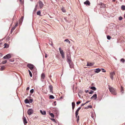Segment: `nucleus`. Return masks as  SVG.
I'll return each instance as SVG.
<instances>
[{
  "instance_id": "nucleus-1",
  "label": "nucleus",
  "mask_w": 125,
  "mask_h": 125,
  "mask_svg": "<svg viewBox=\"0 0 125 125\" xmlns=\"http://www.w3.org/2000/svg\"><path fill=\"white\" fill-rule=\"evenodd\" d=\"M109 89L111 93L114 95H116L117 94L116 90L113 87L109 86Z\"/></svg>"
},
{
  "instance_id": "nucleus-2",
  "label": "nucleus",
  "mask_w": 125,
  "mask_h": 125,
  "mask_svg": "<svg viewBox=\"0 0 125 125\" xmlns=\"http://www.w3.org/2000/svg\"><path fill=\"white\" fill-rule=\"evenodd\" d=\"M59 50L62 58H65L64 53L63 50H62L61 48L60 47L59 48Z\"/></svg>"
},
{
  "instance_id": "nucleus-3",
  "label": "nucleus",
  "mask_w": 125,
  "mask_h": 125,
  "mask_svg": "<svg viewBox=\"0 0 125 125\" xmlns=\"http://www.w3.org/2000/svg\"><path fill=\"white\" fill-rule=\"evenodd\" d=\"M39 5L41 9H42L43 6L44 4L42 2L41 0H39L38 2Z\"/></svg>"
},
{
  "instance_id": "nucleus-4",
  "label": "nucleus",
  "mask_w": 125,
  "mask_h": 125,
  "mask_svg": "<svg viewBox=\"0 0 125 125\" xmlns=\"http://www.w3.org/2000/svg\"><path fill=\"white\" fill-rule=\"evenodd\" d=\"M67 61L68 63L71 62V59L70 55H68L67 57Z\"/></svg>"
},
{
  "instance_id": "nucleus-5",
  "label": "nucleus",
  "mask_w": 125,
  "mask_h": 125,
  "mask_svg": "<svg viewBox=\"0 0 125 125\" xmlns=\"http://www.w3.org/2000/svg\"><path fill=\"white\" fill-rule=\"evenodd\" d=\"M27 66L31 70H32L33 69L34 65L31 64H28L27 65Z\"/></svg>"
},
{
  "instance_id": "nucleus-6",
  "label": "nucleus",
  "mask_w": 125,
  "mask_h": 125,
  "mask_svg": "<svg viewBox=\"0 0 125 125\" xmlns=\"http://www.w3.org/2000/svg\"><path fill=\"white\" fill-rule=\"evenodd\" d=\"M115 73L114 72H112L110 73V77L112 80L113 79V77L115 75Z\"/></svg>"
},
{
  "instance_id": "nucleus-7",
  "label": "nucleus",
  "mask_w": 125,
  "mask_h": 125,
  "mask_svg": "<svg viewBox=\"0 0 125 125\" xmlns=\"http://www.w3.org/2000/svg\"><path fill=\"white\" fill-rule=\"evenodd\" d=\"M33 110L31 109H29L27 111V113L29 115H30L33 114Z\"/></svg>"
},
{
  "instance_id": "nucleus-8",
  "label": "nucleus",
  "mask_w": 125,
  "mask_h": 125,
  "mask_svg": "<svg viewBox=\"0 0 125 125\" xmlns=\"http://www.w3.org/2000/svg\"><path fill=\"white\" fill-rule=\"evenodd\" d=\"M11 55L9 54L4 56L3 57V58L4 59H9L11 57Z\"/></svg>"
},
{
  "instance_id": "nucleus-9",
  "label": "nucleus",
  "mask_w": 125,
  "mask_h": 125,
  "mask_svg": "<svg viewBox=\"0 0 125 125\" xmlns=\"http://www.w3.org/2000/svg\"><path fill=\"white\" fill-rule=\"evenodd\" d=\"M97 95L96 94H95L91 98V99L94 100L96 99L97 98Z\"/></svg>"
},
{
  "instance_id": "nucleus-10",
  "label": "nucleus",
  "mask_w": 125,
  "mask_h": 125,
  "mask_svg": "<svg viewBox=\"0 0 125 125\" xmlns=\"http://www.w3.org/2000/svg\"><path fill=\"white\" fill-rule=\"evenodd\" d=\"M84 4L86 5L87 6V5L89 6L90 4V2L88 0H87L86 1L84 2Z\"/></svg>"
},
{
  "instance_id": "nucleus-11",
  "label": "nucleus",
  "mask_w": 125,
  "mask_h": 125,
  "mask_svg": "<svg viewBox=\"0 0 125 125\" xmlns=\"http://www.w3.org/2000/svg\"><path fill=\"white\" fill-rule=\"evenodd\" d=\"M70 67V68H72L73 67V63L72 62H70V63H68Z\"/></svg>"
},
{
  "instance_id": "nucleus-12",
  "label": "nucleus",
  "mask_w": 125,
  "mask_h": 125,
  "mask_svg": "<svg viewBox=\"0 0 125 125\" xmlns=\"http://www.w3.org/2000/svg\"><path fill=\"white\" fill-rule=\"evenodd\" d=\"M5 39L6 40V42H8L9 40H10V37L9 36L7 35H6L5 37Z\"/></svg>"
},
{
  "instance_id": "nucleus-13",
  "label": "nucleus",
  "mask_w": 125,
  "mask_h": 125,
  "mask_svg": "<svg viewBox=\"0 0 125 125\" xmlns=\"http://www.w3.org/2000/svg\"><path fill=\"white\" fill-rule=\"evenodd\" d=\"M101 71V70L99 68L95 70L94 72L96 73H98Z\"/></svg>"
},
{
  "instance_id": "nucleus-14",
  "label": "nucleus",
  "mask_w": 125,
  "mask_h": 125,
  "mask_svg": "<svg viewBox=\"0 0 125 125\" xmlns=\"http://www.w3.org/2000/svg\"><path fill=\"white\" fill-rule=\"evenodd\" d=\"M49 88L50 90V92L52 93L53 86L51 85H50L49 86Z\"/></svg>"
},
{
  "instance_id": "nucleus-15",
  "label": "nucleus",
  "mask_w": 125,
  "mask_h": 125,
  "mask_svg": "<svg viewBox=\"0 0 125 125\" xmlns=\"http://www.w3.org/2000/svg\"><path fill=\"white\" fill-rule=\"evenodd\" d=\"M23 119L24 123V124H26L27 123L26 119L25 117H23Z\"/></svg>"
},
{
  "instance_id": "nucleus-16",
  "label": "nucleus",
  "mask_w": 125,
  "mask_h": 125,
  "mask_svg": "<svg viewBox=\"0 0 125 125\" xmlns=\"http://www.w3.org/2000/svg\"><path fill=\"white\" fill-rule=\"evenodd\" d=\"M94 65V63H92L88 62V63L87 65V66H92Z\"/></svg>"
},
{
  "instance_id": "nucleus-17",
  "label": "nucleus",
  "mask_w": 125,
  "mask_h": 125,
  "mask_svg": "<svg viewBox=\"0 0 125 125\" xmlns=\"http://www.w3.org/2000/svg\"><path fill=\"white\" fill-rule=\"evenodd\" d=\"M41 113L43 115H45L46 114V112L45 111H42V110L40 111Z\"/></svg>"
},
{
  "instance_id": "nucleus-18",
  "label": "nucleus",
  "mask_w": 125,
  "mask_h": 125,
  "mask_svg": "<svg viewBox=\"0 0 125 125\" xmlns=\"http://www.w3.org/2000/svg\"><path fill=\"white\" fill-rule=\"evenodd\" d=\"M17 25H16L14 27L12 28L11 30L10 33L11 34L13 32V31L14 30V29H15L16 27V26Z\"/></svg>"
},
{
  "instance_id": "nucleus-19",
  "label": "nucleus",
  "mask_w": 125,
  "mask_h": 125,
  "mask_svg": "<svg viewBox=\"0 0 125 125\" xmlns=\"http://www.w3.org/2000/svg\"><path fill=\"white\" fill-rule=\"evenodd\" d=\"M4 48H7L9 47V45L8 44H7L6 43H5L4 44Z\"/></svg>"
},
{
  "instance_id": "nucleus-20",
  "label": "nucleus",
  "mask_w": 125,
  "mask_h": 125,
  "mask_svg": "<svg viewBox=\"0 0 125 125\" xmlns=\"http://www.w3.org/2000/svg\"><path fill=\"white\" fill-rule=\"evenodd\" d=\"M72 109L73 110L75 107V104L74 102H73L72 103Z\"/></svg>"
},
{
  "instance_id": "nucleus-21",
  "label": "nucleus",
  "mask_w": 125,
  "mask_h": 125,
  "mask_svg": "<svg viewBox=\"0 0 125 125\" xmlns=\"http://www.w3.org/2000/svg\"><path fill=\"white\" fill-rule=\"evenodd\" d=\"M45 74L43 73H42V74L41 77L42 79H44L45 77Z\"/></svg>"
},
{
  "instance_id": "nucleus-22",
  "label": "nucleus",
  "mask_w": 125,
  "mask_h": 125,
  "mask_svg": "<svg viewBox=\"0 0 125 125\" xmlns=\"http://www.w3.org/2000/svg\"><path fill=\"white\" fill-rule=\"evenodd\" d=\"M61 10L63 12H66V10L65 9V8L64 7H63L61 9Z\"/></svg>"
},
{
  "instance_id": "nucleus-23",
  "label": "nucleus",
  "mask_w": 125,
  "mask_h": 125,
  "mask_svg": "<svg viewBox=\"0 0 125 125\" xmlns=\"http://www.w3.org/2000/svg\"><path fill=\"white\" fill-rule=\"evenodd\" d=\"M121 92L122 93H123L124 92V89L123 87L122 86H121Z\"/></svg>"
},
{
  "instance_id": "nucleus-24",
  "label": "nucleus",
  "mask_w": 125,
  "mask_h": 125,
  "mask_svg": "<svg viewBox=\"0 0 125 125\" xmlns=\"http://www.w3.org/2000/svg\"><path fill=\"white\" fill-rule=\"evenodd\" d=\"M121 9L123 10H125V6L124 5H122L121 6Z\"/></svg>"
},
{
  "instance_id": "nucleus-25",
  "label": "nucleus",
  "mask_w": 125,
  "mask_h": 125,
  "mask_svg": "<svg viewBox=\"0 0 125 125\" xmlns=\"http://www.w3.org/2000/svg\"><path fill=\"white\" fill-rule=\"evenodd\" d=\"M25 103L27 104L29 103V100L27 99H25Z\"/></svg>"
},
{
  "instance_id": "nucleus-26",
  "label": "nucleus",
  "mask_w": 125,
  "mask_h": 125,
  "mask_svg": "<svg viewBox=\"0 0 125 125\" xmlns=\"http://www.w3.org/2000/svg\"><path fill=\"white\" fill-rule=\"evenodd\" d=\"M92 105H89L87 107H86L85 108V109H88L89 108H92Z\"/></svg>"
},
{
  "instance_id": "nucleus-27",
  "label": "nucleus",
  "mask_w": 125,
  "mask_h": 125,
  "mask_svg": "<svg viewBox=\"0 0 125 125\" xmlns=\"http://www.w3.org/2000/svg\"><path fill=\"white\" fill-rule=\"evenodd\" d=\"M91 89L94 90L95 91L96 90V88L95 87L93 86L91 87Z\"/></svg>"
},
{
  "instance_id": "nucleus-28",
  "label": "nucleus",
  "mask_w": 125,
  "mask_h": 125,
  "mask_svg": "<svg viewBox=\"0 0 125 125\" xmlns=\"http://www.w3.org/2000/svg\"><path fill=\"white\" fill-rule=\"evenodd\" d=\"M41 12L39 10L37 12V14L38 15L41 16Z\"/></svg>"
},
{
  "instance_id": "nucleus-29",
  "label": "nucleus",
  "mask_w": 125,
  "mask_h": 125,
  "mask_svg": "<svg viewBox=\"0 0 125 125\" xmlns=\"http://www.w3.org/2000/svg\"><path fill=\"white\" fill-rule=\"evenodd\" d=\"M78 111H76L75 112V116L76 117H77V115H78Z\"/></svg>"
},
{
  "instance_id": "nucleus-30",
  "label": "nucleus",
  "mask_w": 125,
  "mask_h": 125,
  "mask_svg": "<svg viewBox=\"0 0 125 125\" xmlns=\"http://www.w3.org/2000/svg\"><path fill=\"white\" fill-rule=\"evenodd\" d=\"M107 39L109 40H110L111 38V37L109 35H107Z\"/></svg>"
},
{
  "instance_id": "nucleus-31",
  "label": "nucleus",
  "mask_w": 125,
  "mask_h": 125,
  "mask_svg": "<svg viewBox=\"0 0 125 125\" xmlns=\"http://www.w3.org/2000/svg\"><path fill=\"white\" fill-rule=\"evenodd\" d=\"M64 41H65V42H69V44H70V41L69 40H68V39H65V40H64Z\"/></svg>"
},
{
  "instance_id": "nucleus-32",
  "label": "nucleus",
  "mask_w": 125,
  "mask_h": 125,
  "mask_svg": "<svg viewBox=\"0 0 125 125\" xmlns=\"http://www.w3.org/2000/svg\"><path fill=\"white\" fill-rule=\"evenodd\" d=\"M28 71H29V74H30V76L31 77H32V73H31V72L29 70Z\"/></svg>"
},
{
  "instance_id": "nucleus-33",
  "label": "nucleus",
  "mask_w": 125,
  "mask_h": 125,
  "mask_svg": "<svg viewBox=\"0 0 125 125\" xmlns=\"http://www.w3.org/2000/svg\"><path fill=\"white\" fill-rule=\"evenodd\" d=\"M50 115L53 118H54V115L52 113H50Z\"/></svg>"
},
{
  "instance_id": "nucleus-34",
  "label": "nucleus",
  "mask_w": 125,
  "mask_h": 125,
  "mask_svg": "<svg viewBox=\"0 0 125 125\" xmlns=\"http://www.w3.org/2000/svg\"><path fill=\"white\" fill-rule=\"evenodd\" d=\"M50 99H53L54 98V96L52 95H51L50 96Z\"/></svg>"
},
{
  "instance_id": "nucleus-35",
  "label": "nucleus",
  "mask_w": 125,
  "mask_h": 125,
  "mask_svg": "<svg viewBox=\"0 0 125 125\" xmlns=\"http://www.w3.org/2000/svg\"><path fill=\"white\" fill-rule=\"evenodd\" d=\"M23 16H22L21 18V19L20 20V22H22L23 20Z\"/></svg>"
},
{
  "instance_id": "nucleus-36",
  "label": "nucleus",
  "mask_w": 125,
  "mask_h": 125,
  "mask_svg": "<svg viewBox=\"0 0 125 125\" xmlns=\"http://www.w3.org/2000/svg\"><path fill=\"white\" fill-rule=\"evenodd\" d=\"M7 62V61L6 60H5V61H3L2 62V63L3 64H4L6 63Z\"/></svg>"
},
{
  "instance_id": "nucleus-37",
  "label": "nucleus",
  "mask_w": 125,
  "mask_h": 125,
  "mask_svg": "<svg viewBox=\"0 0 125 125\" xmlns=\"http://www.w3.org/2000/svg\"><path fill=\"white\" fill-rule=\"evenodd\" d=\"M121 61L123 62H125V60L124 59L122 58L121 60Z\"/></svg>"
},
{
  "instance_id": "nucleus-38",
  "label": "nucleus",
  "mask_w": 125,
  "mask_h": 125,
  "mask_svg": "<svg viewBox=\"0 0 125 125\" xmlns=\"http://www.w3.org/2000/svg\"><path fill=\"white\" fill-rule=\"evenodd\" d=\"M34 92V90L33 89H31L30 91V92L32 94Z\"/></svg>"
},
{
  "instance_id": "nucleus-39",
  "label": "nucleus",
  "mask_w": 125,
  "mask_h": 125,
  "mask_svg": "<svg viewBox=\"0 0 125 125\" xmlns=\"http://www.w3.org/2000/svg\"><path fill=\"white\" fill-rule=\"evenodd\" d=\"M5 67L4 66H3L1 67V68L0 70H3L4 69Z\"/></svg>"
},
{
  "instance_id": "nucleus-40",
  "label": "nucleus",
  "mask_w": 125,
  "mask_h": 125,
  "mask_svg": "<svg viewBox=\"0 0 125 125\" xmlns=\"http://www.w3.org/2000/svg\"><path fill=\"white\" fill-rule=\"evenodd\" d=\"M122 19H123L122 17L121 16H120L119 18V20H122Z\"/></svg>"
},
{
  "instance_id": "nucleus-41",
  "label": "nucleus",
  "mask_w": 125,
  "mask_h": 125,
  "mask_svg": "<svg viewBox=\"0 0 125 125\" xmlns=\"http://www.w3.org/2000/svg\"><path fill=\"white\" fill-rule=\"evenodd\" d=\"M81 107H79L78 108V109L76 111H79V110L81 109Z\"/></svg>"
},
{
  "instance_id": "nucleus-42",
  "label": "nucleus",
  "mask_w": 125,
  "mask_h": 125,
  "mask_svg": "<svg viewBox=\"0 0 125 125\" xmlns=\"http://www.w3.org/2000/svg\"><path fill=\"white\" fill-rule=\"evenodd\" d=\"M51 120L53 122H56V120L54 119H51Z\"/></svg>"
},
{
  "instance_id": "nucleus-43",
  "label": "nucleus",
  "mask_w": 125,
  "mask_h": 125,
  "mask_svg": "<svg viewBox=\"0 0 125 125\" xmlns=\"http://www.w3.org/2000/svg\"><path fill=\"white\" fill-rule=\"evenodd\" d=\"M94 92L93 91H91L90 92H89V93L90 94H92Z\"/></svg>"
},
{
  "instance_id": "nucleus-44",
  "label": "nucleus",
  "mask_w": 125,
  "mask_h": 125,
  "mask_svg": "<svg viewBox=\"0 0 125 125\" xmlns=\"http://www.w3.org/2000/svg\"><path fill=\"white\" fill-rule=\"evenodd\" d=\"M81 102L80 101H78V102H77V103H76V104H80L81 103Z\"/></svg>"
},
{
  "instance_id": "nucleus-45",
  "label": "nucleus",
  "mask_w": 125,
  "mask_h": 125,
  "mask_svg": "<svg viewBox=\"0 0 125 125\" xmlns=\"http://www.w3.org/2000/svg\"><path fill=\"white\" fill-rule=\"evenodd\" d=\"M29 101L30 103H31L33 102V100L31 99H29Z\"/></svg>"
},
{
  "instance_id": "nucleus-46",
  "label": "nucleus",
  "mask_w": 125,
  "mask_h": 125,
  "mask_svg": "<svg viewBox=\"0 0 125 125\" xmlns=\"http://www.w3.org/2000/svg\"><path fill=\"white\" fill-rule=\"evenodd\" d=\"M79 120V116H78V118H77V121L78 122Z\"/></svg>"
},
{
  "instance_id": "nucleus-47",
  "label": "nucleus",
  "mask_w": 125,
  "mask_h": 125,
  "mask_svg": "<svg viewBox=\"0 0 125 125\" xmlns=\"http://www.w3.org/2000/svg\"><path fill=\"white\" fill-rule=\"evenodd\" d=\"M85 104V103L82 104L81 105V106H84Z\"/></svg>"
},
{
  "instance_id": "nucleus-48",
  "label": "nucleus",
  "mask_w": 125,
  "mask_h": 125,
  "mask_svg": "<svg viewBox=\"0 0 125 125\" xmlns=\"http://www.w3.org/2000/svg\"><path fill=\"white\" fill-rule=\"evenodd\" d=\"M47 57V54L46 53L45 54V58H46Z\"/></svg>"
},
{
  "instance_id": "nucleus-49",
  "label": "nucleus",
  "mask_w": 125,
  "mask_h": 125,
  "mask_svg": "<svg viewBox=\"0 0 125 125\" xmlns=\"http://www.w3.org/2000/svg\"><path fill=\"white\" fill-rule=\"evenodd\" d=\"M30 89V88L29 87H28L27 88V89H26V90H29Z\"/></svg>"
},
{
  "instance_id": "nucleus-50",
  "label": "nucleus",
  "mask_w": 125,
  "mask_h": 125,
  "mask_svg": "<svg viewBox=\"0 0 125 125\" xmlns=\"http://www.w3.org/2000/svg\"><path fill=\"white\" fill-rule=\"evenodd\" d=\"M54 104L55 105H56V101H55L54 102Z\"/></svg>"
},
{
  "instance_id": "nucleus-51",
  "label": "nucleus",
  "mask_w": 125,
  "mask_h": 125,
  "mask_svg": "<svg viewBox=\"0 0 125 125\" xmlns=\"http://www.w3.org/2000/svg\"><path fill=\"white\" fill-rule=\"evenodd\" d=\"M85 92H86V93H87L88 92V90H86L85 91Z\"/></svg>"
},
{
  "instance_id": "nucleus-52",
  "label": "nucleus",
  "mask_w": 125,
  "mask_h": 125,
  "mask_svg": "<svg viewBox=\"0 0 125 125\" xmlns=\"http://www.w3.org/2000/svg\"><path fill=\"white\" fill-rule=\"evenodd\" d=\"M9 61H11V62H13V61H11V59H10V60H9Z\"/></svg>"
},
{
  "instance_id": "nucleus-53",
  "label": "nucleus",
  "mask_w": 125,
  "mask_h": 125,
  "mask_svg": "<svg viewBox=\"0 0 125 125\" xmlns=\"http://www.w3.org/2000/svg\"><path fill=\"white\" fill-rule=\"evenodd\" d=\"M89 102V101H88V102H86V103H85V104H86V103H88V102Z\"/></svg>"
},
{
  "instance_id": "nucleus-54",
  "label": "nucleus",
  "mask_w": 125,
  "mask_h": 125,
  "mask_svg": "<svg viewBox=\"0 0 125 125\" xmlns=\"http://www.w3.org/2000/svg\"><path fill=\"white\" fill-rule=\"evenodd\" d=\"M103 72H106V71L105 70H104V71H103Z\"/></svg>"
},
{
  "instance_id": "nucleus-55",
  "label": "nucleus",
  "mask_w": 125,
  "mask_h": 125,
  "mask_svg": "<svg viewBox=\"0 0 125 125\" xmlns=\"http://www.w3.org/2000/svg\"><path fill=\"white\" fill-rule=\"evenodd\" d=\"M91 116H92V117L93 118H94V117L93 116H92V115H91Z\"/></svg>"
},
{
  "instance_id": "nucleus-56",
  "label": "nucleus",
  "mask_w": 125,
  "mask_h": 125,
  "mask_svg": "<svg viewBox=\"0 0 125 125\" xmlns=\"http://www.w3.org/2000/svg\"><path fill=\"white\" fill-rule=\"evenodd\" d=\"M19 1L20 2H22V0H19Z\"/></svg>"
},
{
  "instance_id": "nucleus-57",
  "label": "nucleus",
  "mask_w": 125,
  "mask_h": 125,
  "mask_svg": "<svg viewBox=\"0 0 125 125\" xmlns=\"http://www.w3.org/2000/svg\"><path fill=\"white\" fill-rule=\"evenodd\" d=\"M113 1H115V0H113Z\"/></svg>"
},
{
  "instance_id": "nucleus-58",
  "label": "nucleus",
  "mask_w": 125,
  "mask_h": 125,
  "mask_svg": "<svg viewBox=\"0 0 125 125\" xmlns=\"http://www.w3.org/2000/svg\"><path fill=\"white\" fill-rule=\"evenodd\" d=\"M37 5H36V6H35V7H37Z\"/></svg>"
},
{
  "instance_id": "nucleus-59",
  "label": "nucleus",
  "mask_w": 125,
  "mask_h": 125,
  "mask_svg": "<svg viewBox=\"0 0 125 125\" xmlns=\"http://www.w3.org/2000/svg\"><path fill=\"white\" fill-rule=\"evenodd\" d=\"M10 41H9V42H9V43H10Z\"/></svg>"
},
{
  "instance_id": "nucleus-60",
  "label": "nucleus",
  "mask_w": 125,
  "mask_h": 125,
  "mask_svg": "<svg viewBox=\"0 0 125 125\" xmlns=\"http://www.w3.org/2000/svg\"><path fill=\"white\" fill-rule=\"evenodd\" d=\"M124 17L125 18V15H124Z\"/></svg>"
},
{
  "instance_id": "nucleus-61",
  "label": "nucleus",
  "mask_w": 125,
  "mask_h": 125,
  "mask_svg": "<svg viewBox=\"0 0 125 125\" xmlns=\"http://www.w3.org/2000/svg\"><path fill=\"white\" fill-rule=\"evenodd\" d=\"M30 0L31 1H33V0Z\"/></svg>"
},
{
  "instance_id": "nucleus-62",
  "label": "nucleus",
  "mask_w": 125,
  "mask_h": 125,
  "mask_svg": "<svg viewBox=\"0 0 125 125\" xmlns=\"http://www.w3.org/2000/svg\"><path fill=\"white\" fill-rule=\"evenodd\" d=\"M102 69V70H104V69Z\"/></svg>"
},
{
  "instance_id": "nucleus-63",
  "label": "nucleus",
  "mask_w": 125,
  "mask_h": 125,
  "mask_svg": "<svg viewBox=\"0 0 125 125\" xmlns=\"http://www.w3.org/2000/svg\"><path fill=\"white\" fill-rule=\"evenodd\" d=\"M101 99L100 100H101Z\"/></svg>"
}]
</instances>
